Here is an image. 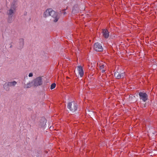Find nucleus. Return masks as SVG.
<instances>
[{"label":"nucleus","mask_w":157,"mask_h":157,"mask_svg":"<svg viewBox=\"0 0 157 157\" xmlns=\"http://www.w3.org/2000/svg\"><path fill=\"white\" fill-rule=\"evenodd\" d=\"M77 69L80 77H82L84 75V71L82 67L81 66H78Z\"/></svg>","instance_id":"nucleus-8"},{"label":"nucleus","mask_w":157,"mask_h":157,"mask_svg":"<svg viewBox=\"0 0 157 157\" xmlns=\"http://www.w3.org/2000/svg\"><path fill=\"white\" fill-rule=\"evenodd\" d=\"M56 86V84L55 83H53L52 84L51 86V90H52L53 89H54Z\"/></svg>","instance_id":"nucleus-15"},{"label":"nucleus","mask_w":157,"mask_h":157,"mask_svg":"<svg viewBox=\"0 0 157 157\" xmlns=\"http://www.w3.org/2000/svg\"><path fill=\"white\" fill-rule=\"evenodd\" d=\"M33 76V74L32 73H30L29 75V77H31Z\"/></svg>","instance_id":"nucleus-16"},{"label":"nucleus","mask_w":157,"mask_h":157,"mask_svg":"<svg viewBox=\"0 0 157 157\" xmlns=\"http://www.w3.org/2000/svg\"><path fill=\"white\" fill-rule=\"evenodd\" d=\"M33 86V83H32V81L31 82H29L27 83L26 84H25L24 86V88H28L31 87Z\"/></svg>","instance_id":"nucleus-11"},{"label":"nucleus","mask_w":157,"mask_h":157,"mask_svg":"<svg viewBox=\"0 0 157 157\" xmlns=\"http://www.w3.org/2000/svg\"><path fill=\"white\" fill-rule=\"evenodd\" d=\"M94 49L96 51L101 52L103 50V48L100 43L97 42L94 44Z\"/></svg>","instance_id":"nucleus-6"},{"label":"nucleus","mask_w":157,"mask_h":157,"mask_svg":"<svg viewBox=\"0 0 157 157\" xmlns=\"http://www.w3.org/2000/svg\"><path fill=\"white\" fill-rule=\"evenodd\" d=\"M114 76L117 78L119 79L121 78H124L125 76V74L123 72L120 73L117 71L115 72Z\"/></svg>","instance_id":"nucleus-7"},{"label":"nucleus","mask_w":157,"mask_h":157,"mask_svg":"<svg viewBox=\"0 0 157 157\" xmlns=\"http://www.w3.org/2000/svg\"><path fill=\"white\" fill-rule=\"evenodd\" d=\"M17 0H14L12 3L10 8L7 11V14L8 16V22L11 23L12 22V17L16 12V8L17 7Z\"/></svg>","instance_id":"nucleus-1"},{"label":"nucleus","mask_w":157,"mask_h":157,"mask_svg":"<svg viewBox=\"0 0 157 157\" xmlns=\"http://www.w3.org/2000/svg\"><path fill=\"white\" fill-rule=\"evenodd\" d=\"M20 48H22L24 44V41L23 39H21L20 40Z\"/></svg>","instance_id":"nucleus-13"},{"label":"nucleus","mask_w":157,"mask_h":157,"mask_svg":"<svg viewBox=\"0 0 157 157\" xmlns=\"http://www.w3.org/2000/svg\"><path fill=\"white\" fill-rule=\"evenodd\" d=\"M102 33L104 37L107 38L109 36V33L106 29H103Z\"/></svg>","instance_id":"nucleus-9"},{"label":"nucleus","mask_w":157,"mask_h":157,"mask_svg":"<svg viewBox=\"0 0 157 157\" xmlns=\"http://www.w3.org/2000/svg\"><path fill=\"white\" fill-rule=\"evenodd\" d=\"M67 107L70 111L73 113L77 109V105L74 101H73L68 103Z\"/></svg>","instance_id":"nucleus-4"},{"label":"nucleus","mask_w":157,"mask_h":157,"mask_svg":"<svg viewBox=\"0 0 157 157\" xmlns=\"http://www.w3.org/2000/svg\"><path fill=\"white\" fill-rule=\"evenodd\" d=\"M100 68L101 70L103 69H105V67H106V65H105L104 63H100L99 64Z\"/></svg>","instance_id":"nucleus-14"},{"label":"nucleus","mask_w":157,"mask_h":157,"mask_svg":"<svg viewBox=\"0 0 157 157\" xmlns=\"http://www.w3.org/2000/svg\"><path fill=\"white\" fill-rule=\"evenodd\" d=\"M63 13V14H65L66 13V12L65 11H63V12H62Z\"/></svg>","instance_id":"nucleus-18"},{"label":"nucleus","mask_w":157,"mask_h":157,"mask_svg":"<svg viewBox=\"0 0 157 157\" xmlns=\"http://www.w3.org/2000/svg\"><path fill=\"white\" fill-rule=\"evenodd\" d=\"M43 82V79L40 77H37L32 81L33 86L34 87H37L41 85Z\"/></svg>","instance_id":"nucleus-3"},{"label":"nucleus","mask_w":157,"mask_h":157,"mask_svg":"<svg viewBox=\"0 0 157 157\" xmlns=\"http://www.w3.org/2000/svg\"><path fill=\"white\" fill-rule=\"evenodd\" d=\"M101 72L102 73H104L105 72V69H102L101 70Z\"/></svg>","instance_id":"nucleus-17"},{"label":"nucleus","mask_w":157,"mask_h":157,"mask_svg":"<svg viewBox=\"0 0 157 157\" xmlns=\"http://www.w3.org/2000/svg\"><path fill=\"white\" fill-rule=\"evenodd\" d=\"M140 98L144 102H145L147 100L148 96L145 93L140 92L139 93Z\"/></svg>","instance_id":"nucleus-5"},{"label":"nucleus","mask_w":157,"mask_h":157,"mask_svg":"<svg viewBox=\"0 0 157 157\" xmlns=\"http://www.w3.org/2000/svg\"><path fill=\"white\" fill-rule=\"evenodd\" d=\"M17 82L15 81L9 82L7 83V86H14L17 84Z\"/></svg>","instance_id":"nucleus-12"},{"label":"nucleus","mask_w":157,"mask_h":157,"mask_svg":"<svg viewBox=\"0 0 157 157\" xmlns=\"http://www.w3.org/2000/svg\"><path fill=\"white\" fill-rule=\"evenodd\" d=\"M78 12L79 9L78 6L77 5H75L73 7L72 13L73 14H75L78 13Z\"/></svg>","instance_id":"nucleus-10"},{"label":"nucleus","mask_w":157,"mask_h":157,"mask_svg":"<svg viewBox=\"0 0 157 157\" xmlns=\"http://www.w3.org/2000/svg\"><path fill=\"white\" fill-rule=\"evenodd\" d=\"M50 16L54 19V21L55 22H57L59 18V16L58 15L57 13L51 8L47 9L43 14V16L45 17Z\"/></svg>","instance_id":"nucleus-2"}]
</instances>
